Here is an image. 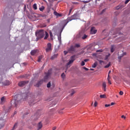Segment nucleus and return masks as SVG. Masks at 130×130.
<instances>
[{
    "mask_svg": "<svg viewBox=\"0 0 130 130\" xmlns=\"http://www.w3.org/2000/svg\"><path fill=\"white\" fill-rule=\"evenodd\" d=\"M45 31L44 29L38 30L36 32V36L38 40L43 39L45 36Z\"/></svg>",
    "mask_w": 130,
    "mask_h": 130,
    "instance_id": "nucleus-1",
    "label": "nucleus"
},
{
    "mask_svg": "<svg viewBox=\"0 0 130 130\" xmlns=\"http://www.w3.org/2000/svg\"><path fill=\"white\" fill-rule=\"evenodd\" d=\"M51 74H52V69H49L48 71V72L46 73V75L44 77L43 80L44 82H47V80H48V78L51 75Z\"/></svg>",
    "mask_w": 130,
    "mask_h": 130,
    "instance_id": "nucleus-2",
    "label": "nucleus"
},
{
    "mask_svg": "<svg viewBox=\"0 0 130 130\" xmlns=\"http://www.w3.org/2000/svg\"><path fill=\"white\" fill-rule=\"evenodd\" d=\"M71 60L66 64V67L68 68L70 65L74 63V61L76 60V55H74L71 56Z\"/></svg>",
    "mask_w": 130,
    "mask_h": 130,
    "instance_id": "nucleus-3",
    "label": "nucleus"
},
{
    "mask_svg": "<svg viewBox=\"0 0 130 130\" xmlns=\"http://www.w3.org/2000/svg\"><path fill=\"white\" fill-rule=\"evenodd\" d=\"M75 17H76L75 15H73V16H72L70 17H68L67 18V19L64 21L65 24L64 25L63 28H64V26L66 25H67V24H68V23L69 22H71L73 20H75Z\"/></svg>",
    "mask_w": 130,
    "mask_h": 130,
    "instance_id": "nucleus-4",
    "label": "nucleus"
},
{
    "mask_svg": "<svg viewBox=\"0 0 130 130\" xmlns=\"http://www.w3.org/2000/svg\"><path fill=\"white\" fill-rule=\"evenodd\" d=\"M12 104H13V106L15 107H18L20 104V101H17V100H14L12 101Z\"/></svg>",
    "mask_w": 130,
    "mask_h": 130,
    "instance_id": "nucleus-5",
    "label": "nucleus"
},
{
    "mask_svg": "<svg viewBox=\"0 0 130 130\" xmlns=\"http://www.w3.org/2000/svg\"><path fill=\"white\" fill-rule=\"evenodd\" d=\"M52 50L51 43H48L47 44V48H46V52L48 53Z\"/></svg>",
    "mask_w": 130,
    "mask_h": 130,
    "instance_id": "nucleus-6",
    "label": "nucleus"
},
{
    "mask_svg": "<svg viewBox=\"0 0 130 130\" xmlns=\"http://www.w3.org/2000/svg\"><path fill=\"white\" fill-rule=\"evenodd\" d=\"M76 52V48L73 45L71 46L70 48L68 49V52L73 53Z\"/></svg>",
    "mask_w": 130,
    "mask_h": 130,
    "instance_id": "nucleus-7",
    "label": "nucleus"
},
{
    "mask_svg": "<svg viewBox=\"0 0 130 130\" xmlns=\"http://www.w3.org/2000/svg\"><path fill=\"white\" fill-rule=\"evenodd\" d=\"M5 124V120L3 118L0 119V129L4 127Z\"/></svg>",
    "mask_w": 130,
    "mask_h": 130,
    "instance_id": "nucleus-8",
    "label": "nucleus"
},
{
    "mask_svg": "<svg viewBox=\"0 0 130 130\" xmlns=\"http://www.w3.org/2000/svg\"><path fill=\"white\" fill-rule=\"evenodd\" d=\"M27 83H28V81H20V82H19L18 85L20 87H23L24 85H25Z\"/></svg>",
    "mask_w": 130,
    "mask_h": 130,
    "instance_id": "nucleus-9",
    "label": "nucleus"
},
{
    "mask_svg": "<svg viewBox=\"0 0 130 130\" xmlns=\"http://www.w3.org/2000/svg\"><path fill=\"white\" fill-rule=\"evenodd\" d=\"M121 29V28L115 29V32L114 33V35H122V34L120 32V30Z\"/></svg>",
    "mask_w": 130,
    "mask_h": 130,
    "instance_id": "nucleus-10",
    "label": "nucleus"
},
{
    "mask_svg": "<svg viewBox=\"0 0 130 130\" xmlns=\"http://www.w3.org/2000/svg\"><path fill=\"white\" fill-rule=\"evenodd\" d=\"M97 30L95 29L94 27H91L90 29V34L91 35H94L96 33Z\"/></svg>",
    "mask_w": 130,
    "mask_h": 130,
    "instance_id": "nucleus-11",
    "label": "nucleus"
},
{
    "mask_svg": "<svg viewBox=\"0 0 130 130\" xmlns=\"http://www.w3.org/2000/svg\"><path fill=\"white\" fill-rule=\"evenodd\" d=\"M44 82V79L40 80V81H38V83L36 84V86L39 87L41 85H42L43 83Z\"/></svg>",
    "mask_w": 130,
    "mask_h": 130,
    "instance_id": "nucleus-12",
    "label": "nucleus"
},
{
    "mask_svg": "<svg viewBox=\"0 0 130 130\" xmlns=\"http://www.w3.org/2000/svg\"><path fill=\"white\" fill-rule=\"evenodd\" d=\"M28 103L30 106H32L35 104L34 99H31V100H29L28 101Z\"/></svg>",
    "mask_w": 130,
    "mask_h": 130,
    "instance_id": "nucleus-13",
    "label": "nucleus"
},
{
    "mask_svg": "<svg viewBox=\"0 0 130 130\" xmlns=\"http://www.w3.org/2000/svg\"><path fill=\"white\" fill-rule=\"evenodd\" d=\"M106 86H107V85H106V82H103V83L102 84V87L105 92L106 91Z\"/></svg>",
    "mask_w": 130,
    "mask_h": 130,
    "instance_id": "nucleus-14",
    "label": "nucleus"
},
{
    "mask_svg": "<svg viewBox=\"0 0 130 130\" xmlns=\"http://www.w3.org/2000/svg\"><path fill=\"white\" fill-rule=\"evenodd\" d=\"M37 52V50H32L30 52V54L32 56L35 55Z\"/></svg>",
    "mask_w": 130,
    "mask_h": 130,
    "instance_id": "nucleus-15",
    "label": "nucleus"
},
{
    "mask_svg": "<svg viewBox=\"0 0 130 130\" xmlns=\"http://www.w3.org/2000/svg\"><path fill=\"white\" fill-rule=\"evenodd\" d=\"M43 127V124L41 122H40V123H39L38 125V129L39 130L40 129H41Z\"/></svg>",
    "mask_w": 130,
    "mask_h": 130,
    "instance_id": "nucleus-16",
    "label": "nucleus"
},
{
    "mask_svg": "<svg viewBox=\"0 0 130 130\" xmlns=\"http://www.w3.org/2000/svg\"><path fill=\"white\" fill-rule=\"evenodd\" d=\"M5 102V97L2 96L1 99V104H3Z\"/></svg>",
    "mask_w": 130,
    "mask_h": 130,
    "instance_id": "nucleus-17",
    "label": "nucleus"
},
{
    "mask_svg": "<svg viewBox=\"0 0 130 130\" xmlns=\"http://www.w3.org/2000/svg\"><path fill=\"white\" fill-rule=\"evenodd\" d=\"M45 37H44V40H46L47 38H48V37L49 36V35L48 34V32L47 31H45Z\"/></svg>",
    "mask_w": 130,
    "mask_h": 130,
    "instance_id": "nucleus-18",
    "label": "nucleus"
},
{
    "mask_svg": "<svg viewBox=\"0 0 130 130\" xmlns=\"http://www.w3.org/2000/svg\"><path fill=\"white\" fill-rule=\"evenodd\" d=\"M54 15L57 17H61V14L57 13L56 11L54 12Z\"/></svg>",
    "mask_w": 130,
    "mask_h": 130,
    "instance_id": "nucleus-19",
    "label": "nucleus"
},
{
    "mask_svg": "<svg viewBox=\"0 0 130 130\" xmlns=\"http://www.w3.org/2000/svg\"><path fill=\"white\" fill-rule=\"evenodd\" d=\"M126 52H124V53H122L121 54H120V56H118V59H121V58L123 57V56H124V55H126Z\"/></svg>",
    "mask_w": 130,
    "mask_h": 130,
    "instance_id": "nucleus-20",
    "label": "nucleus"
},
{
    "mask_svg": "<svg viewBox=\"0 0 130 130\" xmlns=\"http://www.w3.org/2000/svg\"><path fill=\"white\" fill-rule=\"evenodd\" d=\"M58 56V54H54L53 55H52V56L51 57V60H53V59H54L55 58H56V57H57Z\"/></svg>",
    "mask_w": 130,
    "mask_h": 130,
    "instance_id": "nucleus-21",
    "label": "nucleus"
},
{
    "mask_svg": "<svg viewBox=\"0 0 130 130\" xmlns=\"http://www.w3.org/2000/svg\"><path fill=\"white\" fill-rule=\"evenodd\" d=\"M49 34H50V38L51 40H53V35L52 34V32H51V30H50Z\"/></svg>",
    "mask_w": 130,
    "mask_h": 130,
    "instance_id": "nucleus-22",
    "label": "nucleus"
},
{
    "mask_svg": "<svg viewBox=\"0 0 130 130\" xmlns=\"http://www.w3.org/2000/svg\"><path fill=\"white\" fill-rule=\"evenodd\" d=\"M43 58V55H40V56H39L38 59V62H41V60Z\"/></svg>",
    "mask_w": 130,
    "mask_h": 130,
    "instance_id": "nucleus-23",
    "label": "nucleus"
},
{
    "mask_svg": "<svg viewBox=\"0 0 130 130\" xmlns=\"http://www.w3.org/2000/svg\"><path fill=\"white\" fill-rule=\"evenodd\" d=\"M115 50L114 45H112L111 47V52L113 53Z\"/></svg>",
    "mask_w": 130,
    "mask_h": 130,
    "instance_id": "nucleus-24",
    "label": "nucleus"
},
{
    "mask_svg": "<svg viewBox=\"0 0 130 130\" xmlns=\"http://www.w3.org/2000/svg\"><path fill=\"white\" fill-rule=\"evenodd\" d=\"M17 126H18V123H16L14 124V126H13V128H12V130H14L15 129H16V128L17 127Z\"/></svg>",
    "mask_w": 130,
    "mask_h": 130,
    "instance_id": "nucleus-25",
    "label": "nucleus"
},
{
    "mask_svg": "<svg viewBox=\"0 0 130 130\" xmlns=\"http://www.w3.org/2000/svg\"><path fill=\"white\" fill-rule=\"evenodd\" d=\"M5 85H9L10 84V82L9 80H6L5 83H4Z\"/></svg>",
    "mask_w": 130,
    "mask_h": 130,
    "instance_id": "nucleus-26",
    "label": "nucleus"
},
{
    "mask_svg": "<svg viewBox=\"0 0 130 130\" xmlns=\"http://www.w3.org/2000/svg\"><path fill=\"white\" fill-rule=\"evenodd\" d=\"M97 62H95L92 66V68H95L97 66Z\"/></svg>",
    "mask_w": 130,
    "mask_h": 130,
    "instance_id": "nucleus-27",
    "label": "nucleus"
},
{
    "mask_svg": "<svg viewBox=\"0 0 130 130\" xmlns=\"http://www.w3.org/2000/svg\"><path fill=\"white\" fill-rule=\"evenodd\" d=\"M74 47L76 48H80V45L79 44H75V46H74Z\"/></svg>",
    "mask_w": 130,
    "mask_h": 130,
    "instance_id": "nucleus-28",
    "label": "nucleus"
},
{
    "mask_svg": "<svg viewBox=\"0 0 130 130\" xmlns=\"http://www.w3.org/2000/svg\"><path fill=\"white\" fill-rule=\"evenodd\" d=\"M33 8H34L35 10H36L38 9V7H37V5L36 4H34V5H33Z\"/></svg>",
    "mask_w": 130,
    "mask_h": 130,
    "instance_id": "nucleus-29",
    "label": "nucleus"
},
{
    "mask_svg": "<svg viewBox=\"0 0 130 130\" xmlns=\"http://www.w3.org/2000/svg\"><path fill=\"white\" fill-rule=\"evenodd\" d=\"M39 10L41 12H43V11L45 10V7L42 6V7L39 8Z\"/></svg>",
    "mask_w": 130,
    "mask_h": 130,
    "instance_id": "nucleus-30",
    "label": "nucleus"
},
{
    "mask_svg": "<svg viewBox=\"0 0 130 130\" xmlns=\"http://www.w3.org/2000/svg\"><path fill=\"white\" fill-rule=\"evenodd\" d=\"M75 93V91L74 89H72V90H71V93H70V96H73V94H74Z\"/></svg>",
    "mask_w": 130,
    "mask_h": 130,
    "instance_id": "nucleus-31",
    "label": "nucleus"
},
{
    "mask_svg": "<svg viewBox=\"0 0 130 130\" xmlns=\"http://www.w3.org/2000/svg\"><path fill=\"white\" fill-rule=\"evenodd\" d=\"M87 37V35L84 34V36L82 37V39L85 40L86 39Z\"/></svg>",
    "mask_w": 130,
    "mask_h": 130,
    "instance_id": "nucleus-32",
    "label": "nucleus"
},
{
    "mask_svg": "<svg viewBox=\"0 0 130 130\" xmlns=\"http://www.w3.org/2000/svg\"><path fill=\"white\" fill-rule=\"evenodd\" d=\"M100 97L101 99H104V98H106V95H105V94H101Z\"/></svg>",
    "mask_w": 130,
    "mask_h": 130,
    "instance_id": "nucleus-33",
    "label": "nucleus"
},
{
    "mask_svg": "<svg viewBox=\"0 0 130 130\" xmlns=\"http://www.w3.org/2000/svg\"><path fill=\"white\" fill-rule=\"evenodd\" d=\"M111 65L110 62H109L108 64H107V65H106L105 66V68H108Z\"/></svg>",
    "mask_w": 130,
    "mask_h": 130,
    "instance_id": "nucleus-34",
    "label": "nucleus"
},
{
    "mask_svg": "<svg viewBox=\"0 0 130 130\" xmlns=\"http://www.w3.org/2000/svg\"><path fill=\"white\" fill-rule=\"evenodd\" d=\"M51 86V83L50 82H48V83H47V88H50Z\"/></svg>",
    "mask_w": 130,
    "mask_h": 130,
    "instance_id": "nucleus-35",
    "label": "nucleus"
},
{
    "mask_svg": "<svg viewBox=\"0 0 130 130\" xmlns=\"http://www.w3.org/2000/svg\"><path fill=\"white\" fill-rule=\"evenodd\" d=\"M110 56V53H109L108 55H106L105 59L107 60Z\"/></svg>",
    "mask_w": 130,
    "mask_h": 130,
    "instance_id": "nucleus-36",
    "label": "nucleus"
},
{
    "mask_svg": "<svg viewBox=\"0 0 130 130\" xmlns=\"http://www.w3.org/2000/svg\"><path fill=\"white\" fill-rule=\"evenodd\" d=\"M46 16L45 15H42V14H40V15H39V16H38V17L39 18H41V17H45Z\"/></svg>",
    "mask_w": 130,
    "mask_h": 130,
    "instance_id": "nucleus-37",
    "label": "nucleus"
},
{
    "mask_svg": "<svg viewBox=\"0 0 130 130\" xmlns=\"http://www.w3.org/2000/svg\"><path fill=\"white\" fill-rule=\"evenodd\" d=\"M61 76L62 78H64V77H66V74H64V73H62L61 75Z\"/></svg>",
    "mask_w": 130,
    "mask_h": 130,
    "instance_id": "nucleus-38",
    "label": "nucleus"
},
{
    "mask_svg": "<svg viewBox=\"0 0 130 130\" xmlns=\"http://www.w3.org/2000/svg\"><path fill=\"white\" fill-rule=\"evenodd\" d=\"M85 65V62L84 61H82L81 63V66H84Z\"/></svg>",
    "mask_w": 130,
    "mask_h": 130,
    "instance_id": "nucleus-39",
    "label": "nucleus"
},
{
    "mask_svg": "<svg viewBox=\"0 0 130 130\" xmlns=\"http://www.w3.org/2000/svg\"><path fill=\"white\" fill-rule=\"evenodd\" d=\"M103 50L102 49H99L96 50V52H102Z\"/></svg>",
    "mask_w": 130,
    "mask_h": 130,
    "instance_id": "nucleus-40",
    "label": "nucleus"
},
{
    "mask_svg": "<svg viewBox=\"0 0 130 130\" xmlns=\"http://www.w3.org/2000/svg\"><path fill=\"white\" fill-rule=\"evenodd\" d=\"M72 3L73 5H78V4H79V3L78 2H72Z\"/></svg>",
    "mask_w": 130,
    "mask_h": 130,
    "instance_id": "nucleus-41",
    "label": "nucleus"
},
{
    "mask_svg": "<svg viewBox=\"0 0 130 130\" xmlns=\"http://www.w3.org/2000/svg\"><path fill=\"white\" fill-rule=\"evenodd\" d=\"M130 2V0H126L125 2V4L126 5L128 4V2Z\"/></svg>",
    "mask_w": 130,
    "mask_h": 130,
    "instance_id": "nucleus-42",
    "label": "nucleus"
},
{
    "mask_svg": "<svg viewBox=\"0 0 130 130\" xmlns=\"http://www.w3.org/2000/svg\"><path fill=\"white\" fill-rule=\"evenodd\" d=\"M97 105H98V103H97V102L95 101L94 104V106L95 107H96L97 106Z\"/></svg>",
    "mask_w": 130,
    "mask_h": 130,
    "instance_id": "nucleus-43",
    "label": "nucleus"
},
{
    "mask_svg": "<svg viewBox=\"0 0 130 130\" xmlns=\"http://www.w3.org/2000/svg\"><path fill=\"white\" fill-rule=\"evenodd\" d=\"M105 107H109L111 106V105L106 104V105H105Z\"/></svg>",
    "mask_w": 130,
    "mask_h": 130,
    "instance_id": "nucleus-44",
    "label": "nucleus"
},
{
    "mask_svg": "<svg viewBox=\"0 0 130 130\" xmlns=\"http://www.w3.org/2000/svg\"><path fill=\"white\" fill-rule=\"evenodd\" d=\"M105 11H106V9H103V10L102 11L101 14H103V13L105 12Z\"/></svg>",
    "mask_w": 130,
    "mask_h": 130,
    "instance_id": "nucleus-45",
    "label": "nucleus"
},
{
    "mask_svg": "<svg viewBox=\"0 0 130 130\" xmlns=\"http://www.w3.org/2000/svg\"><path fill=\"white\" fill-rule=\"evenodd\" d=\"M99 62H100V64H102V63H104V61H103V60H100Z\"/></svg>",
    "mask_w": 130,
    "mask_h": 130,
    "instance_id": "nucleus-46",
    "label": "nucleus"
},
{
    "mask_svg": "<svg viewBox=\"0 0 130 130\" xmlns=\"http://www.w3.org/2000/svg\"><path fill=\"white\" fill-rule=\"evenodd\" d=\"M83 69H84L85 71H87L89 70L88 68H86V67H83Z\"/></svg>",
    "mask_w": 130,
    "mask_h": 130,
    "instance_id": "nucleus-47",
    "label": "nucleus"
},
{
    "mask_svg": "<svg viewBox=\"0 0 130 130\" xmlns=\"http://www.w3.org/2000/svg\"><path fill=\"white\" fill-rule=\"evenodd\" d=\"M123 91H120V92H119V94H120V95H123Z\"/></svg>",
    "mask_w": 130,
    "mask_h": 130,
    "instance_id": "nucleus-48",
    "label": "nucleus"
},
{
    "mask_svg": "<svg viewBox=\"0 0 130 130\" xmlns=\"http://www.w3.org/2000/svg\"><path fill=\"white\" fill-rule=\"evenodd\" d=\"M121 118L124 119H125L126 117L124 116V115H122V116H121Z\"/></svg>",
    "mask_w": 130,
    "mask_h": 130,
    "instance_id": "nucleus-49",
    "label": "nucleus"
},
{
    "mask_svg": "<svg viewBox=\"0 0 130 130\" xmlns=\"http://www.w3.org/2000/svg\"><path fill=\"white\" fill-rule=\"evenodd\" d=\"M107 79H108V81L110 80V76H109V74H108V78H107Z\"/></svg>",
    "mask_w": 130,
    "mask_h": 130,
    "instance_id": "nucleus-50",
    "label": "nucleus"
},
{
    "mask_svg": "<svg viewBox=\"0 0 130 130\" xmlns=\"http://www.w3.org/2000/svg\"><path fill=\"white\" fill-rule=\"evenodd\" d=\"M88 61V59H85L84 60V62H87Z\"/></svg>",
    "mask_w": 130,
    "mask_h": 130,
    "instance_id": "nucleus-51",
    "label": "nucleus"
},
{
    "mask_svg": "<svg viewBox=\"0 0 130 130\" xmlns=\"http://www.w3.org/2000/svg\"><path fill=\"white\" fill-rule=\"evenodd\" d=\"M64 53L65 55H67L68 54V51H64Z\"/></svg>",
    "mask_w": 130,
    "mask_h": 130,
    "instance_id": "nucleus-52",
    "label": "nucleus"
},
{
    "mask_svg": "<svg viewBox=\"0 0 130 130\" xmlns=\"http://www.w3.org/2000/svg\"><path fill=\"white\" fill-rule=\"evenodd\" d=\"M108 83L109 84H111L112 83H111V81H110V80H108Z\"/></svg>",
    "mask_w": 130,
    "mask_h": 130,
    "instance_id": "nucleus-53",
    "label": "nucleus"
},
{
    "mask_svg": "<svg viewBox=\"0 0 130 130\" xmlns=\"http://www.w3.org/2000/svg\"><path fill=\"white\" fill-rule=\"evenodd\" d=\"M115 104V103H111L110 106H113Z\"/></svg>",
    "mask_w": 130,
    "mask_h": 130,
    "instance_id": "nucleus-54",
    "label": "nucleus"
},
{
    "mask_svg": "<svg viewBox=\"0 0 130 130\" xmlns=\"http://www.w3.org/2000/svg\"><path fill=\"white\" fill-rule=\"evenodd\" d=\"M56 129V127H53L52 129L53 130H55Z\"/></svg>",
    "mask_w": 130,
    "mask_h": 130,
    "instance_id": "nucleus-55",
    "label": "nucleus"
},
{
    "mask_svg": "<svg viewBox=\"0 0 130 130\" xmlns=\"http://www.w3.org/2000/svg\"><path fill=\"white\" fill-rule=\"evenodd\" d=\"M17 113V112L15 111L14 113V115H16Z\"/></svg>",
    "mask_w": 130,
    "mask_h": 130,
    "instance_id": "nucleus-56",
    "label": "nucleus"
},
{
    "mask_svg": "<svg viewBox=\"0 0 130 130\" xmlns=\"http://www.w3.org/2000/svg\"><path fill=\"white\" fill-rule=\"evenodd\" d=\"M90 71H94V69H91H91H90Z\"/></svg>",
    "mask_w": 130,
    "mask_h": 130,
    "instance_id": "nucleus-57",
    "label": "nucleus"
},
{
    "mask_svg": "<svg viewBox=\"0 0 130 130\" xmlns=\"http://www.w3.org/2000/svg\"><path fill=\"white\" fill-rule=\"evenodd\" d=\"M111 73V71H109V73H108V75H109Z\"/></svg>",
    "mask_w": 130,
    "mask_h": 130,
    "instance_id": "nucleus-58",
    "label": "nucleus"
},
{
    "mask_svg": "<svg viewBox=\"0 0 130 130\" xmlns=\"http://www.w3.org/2000/svg\"><path fill=\"white\" fill-rule=\"evenodd\" d=\"M59 113L61 114H62V112H59Z\"/></svg>",
    "mask_w": 130,
    "mask_h": 130,
    "instance_id": "nucleus-59",
    "label": "nucleus"
},
{
    "mask_svg": "<svg viewBox=\"0 0 130 130\" xmlns=\"http://www.w3.org/2000/svg\"><path fill=\"white\" fill-rule=\"evenodd\" d=\"M116 9H117V10H118V9H119L118 7H117L116 8Z\"/></svg>",
    "mask_w": 130,
    "mask_h": 130,
    "instance_id": "nucleus-60",
    "label": "nucleus"
},
{
    "mask_svg": "<svg viewBox=\"0 0 130 130\" xmlns=\"http://www.w3.org/2000/svg\"><path fill=\"white\" fill-rule=\"evenodd\" d=\"M78 55H81V53H79L78 54Z\"/></svg>",
    "mask_w": 130,
    "mask_h": 130,
    "instance_id": "nucleus-61",
    "label": "nucleus"
},
{
    "mask_svg": "<svg viewBox=\"0 0 130 130\" xmlns=\"http://www.w3.org/2000/svg\"><path fill=\"white\" fill-rule=\"evenodd\" d=\"M71 11H72V9H70V13H71Z\"/></svg>",
    "mask_w": 130,
    "mask_h": 130,
    "instance_id": "nucleus-62",
    "label": "nucleus"
},
{
    "mask_svg": "<svg viewBox=\"0 0 130 130\" xmlns=\"http://www.w3.org/2000/svg\"><path fill=\"white\" fill-rule=\"evenodd\" d=\"M47 13H49V11H47Z\"/></svg>",
    "mask_w": 130,
    "mask_h": 130,
    "instance_id": "nucleus-63",
    "label": "nucleus"
},
{
    "mask_svg": "<svg viewBox=\"0 0 130 130\" xmlns=\"http://www.w3.org/2000/svg\"><path fill=\"white\" fill-rule=\"evenodd\" d=\"M129 78H130V75H128Z\"/></svg>",
    "mask_w": 130,
    "mask_h": 130,
    "instance_id": "nucleus-64",
    "label": "nucleus"
}]
</instances>
